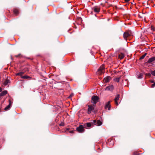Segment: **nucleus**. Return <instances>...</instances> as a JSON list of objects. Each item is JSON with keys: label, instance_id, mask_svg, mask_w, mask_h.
Returning <instances> with one entry per match:
<instances>
[{"label": "nucleus", "instance_id": "obj_9", "mask_svg": "<svg viewBox=\"0 0 155 155\" xmlns=\"http://www.w3.org/2000/svg\"><path fill=\"white\" fill-rule=\"evenodd\" d=\"M130 34L127 32H124L123 35V36L125 39H126L127 38L130 36Z\"/></svg>", "mask_w": 155, "mask_h": 155}, {"label": "nucleus", "instance_id": "obj_25", "mask_svg": "<svg viewBox=\"0 0 155 155\" xmlns=\"http://www.w3.org/2000/svg\"><path fill=\"white\" fill-rule=\"evenodd\" d=\"M151 73H148L146 74L145 75L147 76H148L149 77H150L151 76Z\"/></svg>", "mask_w": 155, "mask_h": 155}, {"label": "nucleus", "instance_id": "obj_3", "mask_svg": "<svg viewBox=\"0 0 155 155\" xmlns=\"http://www.w3.org/2000/svg\"><path fill=\"white\" fill-rule=\"evenodd\" d=\"M99 98L97 96H93L91 98L92 102L93 103L95 104L98 101Z\"/></svg>", "mask_w": 155, "mask_h": 155}, {"label": "nucleus", "instance_id": "obj_2", "mask_svg": "<svg viewBox=\"0 0 155 155\" xmlns=\"http://www.w3.org/2000/svg\"><path fill=\"white\" fill-rule=\"evenodd\" d=\"M76 130L78 132L80 133H83L84 131V127L82 125H80L79 127H77Z\"/></svg>", "mask_w": 155, "mask_h": 155}, {"label": "nucleus", "instance_id": "obj_31", "mask_svg": "<svg viewBox=\"0 0 155 155\" xmlns=\"http://www.w3.org/2000/svg\"><path fill=\"white\" fill-rule=\"evenodd\" d=\"M2 91V89L1 87H0V92Z\"/></svg>", "mask_w": 155, "mask_h": 155}, {"label": "nucleus", "instance_id": "obj_32", "mask_svg": "<svg viewBox=\"0 0 155 155\" xmlns=\"http://www.w3.org/2000/svg\"><path fill=\"white\" fill-rule=\"evenodd\" d=\"M70 133H73V131H72H72H70Z\"/></svg>", "mask_w": 155, "mask_h": 155}, {"label": "nucleus", "instance_id": "obj_5", "mask_svg": "<svg viewBox=\"0 0 155 155\" xmlns=\"http://www.w3.org/2000/svg\"><path fill=\"white\" fill-rule=\"evenodd\" d=\"M93 123L97 126H100L102 124V122L100 120H94L93 121Z\"/></svg>", "mask_w": 155, "mask_h": 155}, {"label": "nucleus", "instance_id": "obj_7", "mask_svg": "<svg viewBox=\"0 0 155 155\" xmlns=\"http://www.w3.org/2000/svg\"><path fill=\"white\" fill-rule=\"evenodd\" d=\"M114 89V86L112 85H110L107 87L105 89V90L112 91Z\"/></svg>", "mask_w": 155, "mask_h": 155}, {"label": "nucleus", "instance_id": "obj_24", "mask_svg": "<svg viewBox=\"0 0 155 155\" xmlns=\"http://www.w3.org/2000/svg\"><path fill=\"white\" fill-rule=\"evenodd\" d=\"M114 81L116 82H119V78H116L114 79Z\"/></svg>", "mask_w": 155, "mask_h": 155}, {"label": "nucleus", "instance_id": "obj_14", "mask_svg": "<svg viewBox=\"0 0 155 155\" xmlns=\"http://www.w3.org/2000/svg\"><path fill=\"white\" fill-rule=\"evenodd\" d=\"M23 74H24V72H20L17 73L16 75L17 76H20L21 77V76H22V75Z\"/></svg>", "mask_w": 155, "mask_h": 155}, {"label": "nucleus", "instance_id": "obj_6", "mask_svg": "<svg viewBox=\"0 0 155 155\" xmlns=\"http://www.w3.org/2000/svg\"><path fill=\"white\" fill-rule=\"evenodd\" d=\"M111 101H109L106 104L105 106V108L107 109H108V110H109L110 109V103Z\"/></svg>", "mask_w": 155, "mask_h": 155}, {"label": "nucleus", "instance_id": "obj_19", "mask_svg": "<svg viewBox=\"0 0 155 155\" xmlns=\"http://www.w3.org/2000/svg\"><path fill=\"white\" fill-rule=\"evenodd\" d=\"M9 80H6L4 82V84L5 86L7 85L9 83Z\"/></svg>", "mask_w": 155, "mask_h": 155}, {"label": "nucleus", "instance_id": "obj_20", "mask_svg": "<svg viewBox=\"0 0 155 155\" xmlns=\"http://www.w3.org/2000/svg\"><path fill=\"white\" fill-rule=\"evenodd\" d=\"M13 12L15 15H17L18 13V10L17 9H15L13 10Z\"/></svg>", "mask_w": 155, "mask_h": 155}, {"label": "nucleus", "instance_id": "obj_23", "mask_svg": "<svg viewBox=\"0 0 155 155\" xmlns=\"http://www.w3.org/2000/svg\"><path fill=\"white\" fill-rule=\"evenodd\" d=\"M86 126L88 127H90L91 126V124L90 123H87L86 124Z\"/></svg>", "mask_w": 155, "mask_h": 155}, {"label": "nucleus", "instance_id": "obj_30", "mask_svg": "<svg viewBox=\"0 0 155 155\" xmlns=\"http://www.w3.org/2000/svg\"><path fill=\"white\" fill-rule=\"evenodd\" d=\"M74 95V94H71L70 95V96L69 97H72Z\"/></svg>", "mask_w": 155, "mask_h": 155}, {"label": "nucleus", "instance_id": "obj_22", "mask_svg": "<svg viewBox=\"0 0 155 155\" xmlns=\"http://www.w3.org/2000/svg\"><path fill=\"white\" fill-rule=\"evenodd\" d=\"M150 73L152 75L155 76V70L151 71Z\"/></svg>", "mask_w": 155, "mask_h": 155}, {"label": "nucleus", "instance_id": "obj_11", "mask_svg": "<svg viewBox=\"0 0 155 155\" xmlns=\"http://www.w3.org/2000/svg\"><path fill=\"white\" fill-rule=\"evenodd\" d=\"M155 61V57H152L149 59L148 61L149 63H151Z\"/></svg>", "mask_w": 155, "mask_h": 155}, {"label": "nucleus", "instance_id": "obj_15", "mask_svg": "<svg viewBox=\"0 0 155 155\" xmlns=\"http://www.w3.org/2000/svg\"><path fill=\"white\" fill-rule=\"evenodd\" d=\"M119 97H120L119 95L117 94L115 97V98L114 99V101H117L119 99Z\"/></svg>", "mask_w": 155, "mask_h": 155}, {"label": "nucleus", "instance_id": "obj_8", "mask_svg": "<svg viewBox=\"0 0 155 155\" xmlns=\"http://www.w3.org/2000/svg\"><path fill=\"white\" fill-rule=\"evenodd\" d=\"M93 10L94 12L98 13L100 11V8L98 7L95 6L93 8Z\"/></svg>", "mask_w": 155, "mask_h": 155}, {"label": "nucleus", "instance_id": "obj_13", "mask_svg": "<svg viewBox=\"0 0 155 155\" xmlns=\"http://www.w3.org/2000/svg\"><path fill=\"white\" fill-rule=\"evenodd\" d=\"M7 91H3L1 93L0 96H3L4 95H5L7 94Z\"/></svg>", "mask_w": 155, "mask_h": 155}, {"label": "nucleus", "instance_id": "obj_18", "mask_svg": "<svg viewBox=\"0 0 155 155\" xmlns=\"http://www.w3.org/2000/svg\"><path fill=\"white\" fill-rule=\"evenodd\" d=\"M143 74H142L140 73L138 76V79H141L143 78Z\"/></svg>", "mask_w": 155, "mask_h": 155}, {"label": "nucleus", "instance_id": "obj_17", "mask_svg": "<svg viewBox=\"0 0 155 155\" xmlns=\"http://www.w3.org/2000/svg\"><path fill=\"white\" fill-rule=\"evenodd\" d=\"M10 106H11L10 103L9 105L5 108V110H7L9 109L10 108Z\"/></svg>", "mask_w": 155, "mask_h": 155}, {"label": "nucleus", "instance_id": "obj_27", "mask_svg": "<svg viewBox=\"0 0 155 155\" xmlns=\"http://www.w3.org/2000/svg\"><path fill=\"white\" fill-rule=\"evenodd\" d=\"M117 101H115V104L117 105H118V102Z\"/></svg>", "mask_w": 155, "mask_h": 155}, {"label": "nucleus", "instance_id": "obj_26", "mask_svg": "<svg viewBox=\"0 0 155 155\" xmlns=\"http://www.w3.org/2000/svg\"><path fill=\"white\" fill-rule=\"evenodd\" d=\"M155 87V82H154L153 83V84H152L151 86V87L152 88H153Z\"/></svg>", "mask_w": 155, "mask_h": 155}, {"label": "nucleus", "instance_id": "obj_29", "mask_svg": "<svg viewBox=\"0 0 155 155\" xmlns=\"http://www.w3.org/2000/svg\"><path fill=\"white\" fill-rule=\"evenodd\" d=\"M130 0H125V2H129Z\"/></svg>", "mask_w": 155, "mask_h": 155}, {"label": "nucleus", "instance_id": "obj_28", "mask_svg": "<svg viewBox=\"0 0 155 155\" xmlns=\"http://www.w3.org/2000/svg\"><path fill=\"white\" fill-rule=\"evenodd\" d=\"M150 82L152 83H154V81H153V80H151L150 81Z\"/></svg>", "mask_w": 155, "mask_h": 155}, {"label": "nucleus", "instance_id": "obj_21", "mask_svg": "<svg viewBox=\"0 0 155 155\" xmlns=\"http://www.w3.org/2000/svg\"><path fill=\"white\" fill-rule=\"evenodd\" d=\"M147 53L144 54L143 55H142V56L140 57V59H142L144 58L145 57V56L146 55Z\"/></svg>", "mask_w": 155, "mask_h": 155}, {"label": "nucleus", "instance_id": "obj_10", "mask_svg": "<svg viewBox=\"0 0 155 155\" xmlns=\"http://www.w3.org/2000/svg\"><path fill=\"white\" fill-rule=\"evenodd\" d=\"M110 79V76H107L104 79V83L108 82Z\"/></svg>", "mask_w": 155, "mask_h": 155}, {"label": "nucleus", "instance_id": "obj_4", "mask_svg": "<svg viewBox=\"0 0 155 155\" xmlns=\"http://www.w3.org/2000/svg\"><path fill=\"white\" fill-rule=\"evenodd\" d=\"M88 111L87 113L88 114H90L91 111L93 110L94 109V105H88Z\"/></svg>", "mask_w": 155, "mask_h": 155}, {"label": "nucleus", "instance_id": "obj_12", "mask_svg": "<svg viewBox=\"0 0 155 155\" xmlns=\"http://www.w3.org/2000/svg\"><path fill=\"white\" fill-rule=\"evenodd\" d=\"M124 57V54L121 53L119 54V58L120 59H122Z\"/></svg>", "mask_w": 155, "mask_h": 155}, {"label": "nucleus", "instance_id": "obj_16", "mask_svg": "<svg viewBox=\"0 0 155 155\" xmlns=\"http://www.w3.org/2000/svg\"><path fill=\"white\" fill-rule=\"evenodd\" d=\"M30 77L28 76H27V75H25V76H21V78H23V79H27L28 78H29Z\"/></svg>", "mask_w": 155, "mask_h": 155}, {"label": "nucleus", "instance_id": "obj_1", "mask_svg": "<svg viewBox=\"0 0 155 155\" xmlns=\"http://www.w3.org/2000/svg\"><path fill=\"white\" fill-rule=\"evenodd\" d=\"M104 65H101L97 70V73L98 74H101L104 73Z\"/></svg>", "mask_w": 155, "mask_h": 155}]
</instances>
